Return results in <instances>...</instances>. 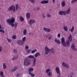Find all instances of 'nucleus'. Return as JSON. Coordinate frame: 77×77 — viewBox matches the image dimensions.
Instances as JSON below:
<instances>
[{
  "instance_id": "obj_7",
  "label": "nucleus",
  "mask_w": 77,
  "mask_h": 77,
  "mask_svg": "<svg viewBox=\"0 0 77 77\" xmlns=\"http://www.w3.org/2000/svg\"><path fill=\"white\" fill-rule=\"evenodd\" d=\"M62 65L63 66H64V67H66V68L68 69L69 68V66L68 65L66 64L65 62L62 63Z\"/></svg>"
},
{
  "instance_id": "obj_11",
  "label": "nucleus",
  "mask_w": 77,
  "mask_h": 77,
  "mask_svg": "<svg viewBox=\"0 0 77 77\" xmlns=\"http://www.w3.org/2000/svg\"><path fill=\"white\" fill-rule=\"evenodd\" d=\"M71 11V8L69 7L68 9H67L66 11V14H69L70 12Z\"/></svg>"
},
{
  "instance_id": "obj_20",
  "label": "nucleus",
  "mask_w": 77,
  "mask_h": 77,
  "mask_svg": "<svg viewBox=\"0 0 77 77\" xmlns=\"http://www.w3.org/2000/svg\"><path fill=\"white\" fill-rule=\"evenodd\" d=\"M48 75L49 77H51L52 75V72H51L50 71L48 73Z\"/></svg>"
},
{
  "instance_id": "obj_13",
  "label": "nucleus",
  "mask_w": 77,
  "mask_h": 77,
  "mask_svg": "<svg viewBox=\"0 0 77 77\" xmlns=\"http://www.w3.org/2000/svg\"><path fill=\"white\" fill-rule=\"evenodd\" d=\"M26 16L27 19H29V18L30 17V13H27L26 14Z\"/></svg>"
},
{
  "instance_id": "obj_40",
  "label": "nucleus",
  "mask_w": 77,
  "mask_h": 77,
  "mask_svg": "<svg viewBox=\"0 0 77 77\" xmlns=\"http://www.w3.org/2000/svg\"><path fill=\"white\" fill-rule=\"evenodd\" d=\"M14 26L15 28H16L17 27V23H15V24H14Z\"/></svg>"
},
{
  "instance_id": "obj_23",
  "label": "nucleus",
  "mask_w": 77,
  "mask_h": 77,
  "mask_svg": "<svg viewBox=\"0 0 77 77\" xmlns=\"http://www.w3.org/2000/svg\"><path fill=\"white\" fill-rule=\"evenodd\" d=\"M29 74L31 75V77H35V75L34 74L30 72H29Z\"/></svg>"
},
{
  "instance_id": "obj_61",
  "label": "nucleus",
  "mask_w": 77,
  "mask_h": 77,
  "mask_svg": "<svg viewBox=\"0 0 77 77\" xmlns=\"http://www.w3.org/2000/svg\"><path fill=\"white\" fill-rule=\"evenodd\" d=\"M31 33H29V35H30Z\"/></svg>"
},
{
  "instance_id": "obj_27",
  "label": "nucleus",
  "mask_w": 77,
  "mask_h": 77,
  "mask_svg": "<svg viewBox=\"0 0 77 77\" xmlns=\"http://www.w3.org/2000/svg\"><path fill=\"white\" fill-rule=\"evenodd\" d=\"M26 37H24L22 39V42H23L24 43V42L26 41Z\"/></svg>"
},
{
  "instance_id": "obj_17",
  "label": "nucleus",
  "mask_w": 77,
  "mask_h": 77,
  "mask_svg": "<svg viewBox=\"0 0 77 77\" xmlns=\"http://www.w3.org/2000/svg\"><path fill=\"white\" fill-rule=\"evenodd\" d=\"M17 69V67H14L13 68L12 70H11V71H13V72H14V71H15Z\"/></svg>"
},
{
  "instance_id": "obj_1",
  "label": "nucleus",
  "mask_w": 77,
  "mask_h": 77,
  "mask_svg": "<svg viewBox=\"0 0 77 77\" xmlns=\"http://www.w3.org/2000/svg\"><path fill=\"white\" fill-rule=\"evenodd\" d=\"M72 35H69V37L68 40L66 41V43L65 42V38L64 37H62L61 38V43L63 47H67V45L68 47H69L70 45V43L71 41H72Z\"/></svg>"
},
{
  "instance_id": "obj_18",
  "label": "nucleus",
  "mask_w": 77,
  "mask_h": 77,
  "mask_svg": "<svg viewBox=\"0 0 77 77\" xmlns=\"http://www.w3.org/2000/svg\"><path fill=\"white\" fill-rule=\"evenodd\" d=\"M66 5V4L65 3V2L64 1H62V6H63V7H64V6H65Z\"/></svg>"
},
{
  "instance_id": "obj_55",
  "label": "nucleus",
  "mask_w": 77,
  "mask_h": 77,
  "mask_svg": "<svg viewBox=\"0 0 77 77\" xmlns=\"http://www.w3.org/2000/svg\"><path fill=\"white\" fill-rule=\"evenodd\" d=\"M2 29V25L0 24V29Z\"/></svg>"
},
{
  "instance_id": "obj_64",
  "label": "nucleus",
  "mask_w": 77,
  "mask_h": 77,
  "mask_svg": "<svg viewBox=\"0 0 77 77\" xmlns=\"http://www.w3.org/2000/svg\"><path fill=\"white\" fill-rule=\"evenodd\" d=\"M42 15H44V14H42Z\"/></svg>"
},
{
  "instance_id": "obj_2",
  "label": "nucleus",
  "mask_w": 77,
  "mask_h": 77,
  "mask_svg": "<svg viewBox=\"0 0 77 77\" xmlns=\"http://www.w3.org/2000/svg\"><path fill=\"white\" fill-rule=\"evenodd\" d=\"M15 19L12 18L11 19H8L7 20V22L9 23V25H10L11 27H14V24L13 23H15Z\"/></svg>"
},
{
  "instance_id": "obj_34",
  "label": "nucleus",
  "mask_w": 77,
  "mask_h": 77,
  "mask_svg": "<svg viewBox=\"0 0 77 77\" xmlns=\"http://www.w3.org/2000/svg\"><path fill=\"white\" fill-rule=\"evenodd\" d=\"M36 51H37V50L36 49L34 50H32V51L31 53H35V52H36Z\"/></svg>"
},
{
  "instance_id": "obj_5",
  "label": "nucleus",
  "mask_w": 77,
  "mask_h": 77,
  "mask_svg": "<svg viewBox=\"0 0 77 77\" xmlns=\"http://www.w3.org/2000/svg\"><path fill=\"white\" fill-rule=\"evenodd\" d=\"M59 15H66V11H60L58 13Z\"/></svg>"
},
{
  "instance_id": "obj_24",
  "label": "nucleus",
  "mask_w": 77,
  "mask_h": 77,
  "mask_svg": "<svg viewBox=\"0 0 77 77\" xmlns=\"http://www.w3.org/2000/svg\"><path fill=\"white\" fill-rule=\"evenodd\" d=\"M20 21H24V19L23 18L22 16H20Z\"/></svg>"
},
{
  "instance_id": "obj_57",
  "label": "nucleus",
  "mask_w": 77,
  "mask_h": 77,
  "mask_svg": "<svg viewBox=\"0 0 77 77\" xmlns=\"http://www.w3.org/2000/svg\"><path fill=\"white\" fill-rule=\"evenodd\" d=\"M32 58L33 59V60H36V58L34 57H33V58Z\"/></svg>"
},
{
  "instance_id": "obj_44",
  "label": "nucleus",
  "mask_w": 77,
  "mask_h": 77,
  "mask_svg": "<svg viewBox=\"0 0 77 77\" xmlns=\"http://www.w3.org/2000/svg\"><path fill=\"white\" fill-rule=\"evenodd\" d=\"M29 46H25V49H26V50H28V49H29Z\"/></svg>"
},
{
  "instance_id": "obj_58",
  "label": "nucleus",
  "mask_w": 77,
  "mask_h": 77,
  "mask_svg": "<svg viewBox=\"0 0 77 77\" xmlns=\"http://www.w3.org/2000/svg\"><path fill=\"white\" fill-rule=\"evenodd\" d=\"M74 1V2H77V0H73Z\"/></svg>"
},
{
  "instance_id": "obj_12",
  "label": "nucleus",
  "mask_w": 77,
  "mask_h": 77,
  "mask_svg": "<svg viewBox=\"0 0 77 77\" xmlns=\"http://www.w3.org/2000/svg\"><path fill=\"white\" fill-rule=\"evenodd\" d=\"M54 41L55 42L57 43V44H60V41L57 39H55L54 40Z\"/></svg>"
},
{
  "instance_id": "obj_38",
  "label": "nucleus",
  "mask_w": 77,
  "mask_h": 77,
  "mask_svg": "<svg viewBox=\"0 0 77 77\" xmlns=\"http://www.w3.org/2000/svg\"><path fill=\"white\" fill-rule=\"evenodd\" d=\"M17 37L15 35H14L12 36V38L13 39H15Z\"/></svg>"
},
{
  "instance_id": "obj_29",
  "label": "nucleus",
  "mask_w": 77,
  "mask_h": 77,
  "mask_svg": "<svg viewBox=\"0 0 77 77\" xmlns=\"http://www.w3.org/2000/svg\"><path fill=\"white\" fill-rule=\"evenodd\" d=\"M18 8L19 7H18V4H17L16 5V11H17L18 9Z\"/></svg>"
},
{
  "instance_id": "obj_60",
  "label": "nucleus",
  "mask_w": 77,
  "mask_h": 77,
  "mask_svg": "<svg viewBox=\"0 0 77 77\" xmlns=\"http://www.w3.org/2000/svg\"><path fill=\"white\" fill-rule=\"evenodd\" d=\"M35 10H36V9H35V8H34V11H35Z\"/></svg>"
},
{
  "instance_id": "obj_52",
  "label": "nucleus",
  "mask_w": 77,
  "mask_h": 77,
  "mask_svg": "<svg viewBox=\"0 0 77 77\" xmlns=\"http://www.w3.org/2000/svg\"><path fill=\"white\" fill-rule=\"evenodd\" d=\"M75 2L74 1V0H72V2H71V3H75Z\"/></svg>"
},
{
  "instance_id": "obj_37",
  "label": "nucleus",
  "mask_w": 77,
  "mask_h": 77,
  "mask_svg": "<svg viewBox=\"0 0 77 77\" xmlns=\"http://www.w3.org/2000/svg\"><path fill=\"white\" fill-rule=\"evenodd\" d=\"M41 4H45V0H42L41 2Z\"/></svg>"
},
{
  "instance_id": "obj_3",
  "label": "nucleus",
  "mask_w": 77,
  "mask_h": 77,
  "mask_svg": "<svg viewBox=\"0 0 77 77\" xmlns=\"http://www.w3.org/2000/svg\"><path fill=\"white\" fill-rule=\"evenodd\" d=\"M24 66H29L30 65V60L29 59H26L25 60L23 63Z\"/></svg>"
},
{
  "instance_id": "obj_46",
  "label": "nucleus",
  "mask_w": 77,
  "mask_h": 77,
  "mask_svg": "<svg viewBox=\"0 0 77 77\" xmlns=\"http://www.w3.org/2000/svg\"><path fill=\"white\" fill-rule=\"evenodd\" d=\"M57 37L58 38H60V33H58L57 35Z\"/></svg>"
},
{
  "instance_id": "obj_56",
  "label": "nucleus",
  "mask_w": 77,
  "mask_h": 77,
  "mask_svg": "<svg viewBox=\"0 0 77 77\" xmlns=\"http://www.w3.org/2000/svg\"><path fill=\"white\" fill-rule=\"evenodd\" d=\"M53 3H55V0H52Z\"/></svg>"
},
{
  "instance_id": "obj_41",
  "label": "nucleus",
  "mask_w": 77,
  "mask_h": 77,
  "mask_svg": "<svg viewBox=\"0 0 77 77\" xmlns=\"http://www.w3.org/2000/svg\"><path fill=\"white\" fill-rule=\"evenodd\" d=\"M0 32H2V33H5V31L0 29Z\"/></svg>"
},
{
  "instance_id": "obj_19",
  "label": "nucleus",
  "mask_w": 77,
  "mask_h": 77,
  "mask_svg": "<svg viewBox=\"0 0 77 77\" xmlns=\"http://www.w3.org/2000/svg\"><path fill=\"white\" fill-rule=\"evenodd\" d=\"M7 68V66L6 65L5 63H4L3 65V69H5Z\"/></svg>"
},
{
  "instance_id": "obj_50",
  "label": "nucleus",
  "mask_w": 77,
  "mask_h": 77,
  "mask_svg": "<svg viewBox=\"0 0 77 77\" xmlns=\"http://www.w3.org/2000/svg\"><path fill=\"white\" fill-rule=\"evenodd\" d=\"M20 75V73H17L16 75V76H17V77H19Z\"/></svg>"
},
{
  "instance_id": "obj_26",
  "label": "nucleus",
  "mask_w": 77,
  "mask_h": 77,
  "mask_svg": "<svg viewBox=\"0 0 77 77\" xmlns=\"http://www.w3.org/2000/svg\"><path fill=\"white\" fill-rule=\"evenodd\" d=\"M29 72H32L33 71V68H30L29 69Z\"/></svg>"
},
{
  "instance_id": "obj_15",
  "label": "nucleus",
  "mask_w": 77,
  "mask_h": 77,
  "mask_svg": "<svg viewBox=\"0 0 77 77\" xmlns=\"http://www.w3.org/2000/svg\"><path fill=\"white\" fill-rule=\"evenodd\" d=\"M35 23V21L33 20H30L29 22V24H32Z\"/></svg>"
},
{
  "instance_id": "obj_32",
  "label": "nucleus",
  "mask_w": 77,
  "mask_h": 77,
  "mask_svg": "<svg viewBox=\"0 0 77 77\" xmlns=\"http://www.w3.org/2000/svg\"><path fill=\"white\" fill-rule=\"evenodd\" d=\"M27 34V31L26 30H24L23 32V34L24 35H26Z\"/></svg>"
},
{
  "instance_id": "obj_54",
  "label": "nucleus",
  "mask_w": 77,
  "mask_h": 77,
  "mask_svg": "<svg viewBox=\"0 0 77 77\" xmlns=\"http://www.w3.org/2000/svg\"><path fill=\"white\" fill-rule=\"evenodd\" d=\"M40 9V8H39V7H38L37 8V11H39V9Z\"/></svg>"
},
{
  "instance_id": "obj_25",
  "label": "nucleus",
  "mask_w": 77,
  "mask_h": 77,
  "mask_svg": "<svg viewBox=\"0 0 77 77\" xmlns=\"http://www.w3.org/2000/svg\"><path fill=\"white\" fill-rule=\"evenodd\" d=\"M64 29L66 32H68V28L66 26H64Z\"/></svg>"
},
{
  "instance_id": "obj_33",
  "label": "nucleus",
  "mask_w": 77,
  "mask_h": 77,
  "mask_svg": "<svg viewBox=\"0 0 77 77\" xmlns=\"http://www.w3.org/2000/svg\"><path fill=\"white\" fill-rule=\"evenodd\" d=\"M29 1L31 2H32V3H35V0H29Z\"/></svg>"
},
{
  "instance_id": "obj_39",
  "label": "nucleus",
  "mask_w": 77,
  "mask_h": 77,
  "mask_svg": "<svg viewBox=\"0 0 77 77\" xmlns=\"http://www.w3.org/2000/svg\"><path fill=\"white\" fill-rule=\"evenodd\" d=\"M32 51V49H28L27 50V53H30V51Z\"/></svg>"
},
{
  "instance_id": "obj_49",
  "label": "nucleus",
  "mask_w": 77,
  "mask_h": 77,
  "mask_svg": "<svg viewBox=\"0 0 77 77\" xmlns=\"http://www.w3.org/2000/svg\"><path fill=\"white\" fill-rule=\"evenodd\" d=\"M13 12H15V6H14V8H13Z\"/></svg>"
},
{
  "instance_id": "obj_59",
  "label": "nucleus",
  "mask_w": 77,
  "mask_h": 77,
  "mask_svg": "<svg viewBox=\"0 0 77 77\" xmlns=\"http://www.w3.org/2000/svg\"><path fill=\"white\" fill-rule=\"evenodd\" d=\"M43 18H45V16H43Z\"/></svg>"
},
{
  "instance_id": "obj_62",
  "label": "nucleus",
  "mask_w": 77,
  "mask_h": 77,
  "mask_svg": "<svg viewBox=\"0 0 77 77\" xmlns=\"http://www.w3.org/2000/svg\"><path fill=\"white\" fill-rule=\"evenodd\" d=\"M14 2H15V0H14Z\"/></svg>"
},
{
  "instance_id": "obj_6",
  "label": "nucleus",
  "mask_w": 77,
  "mask_h": 77,
  "mask_svg": "<svg viewBox=\"0 0 77 77\" xmlns=\"http://www.w3.org/2000/svg\"><path fill=\"white\" fill-rule=\"evenodd\" d=\"M71 47L72 49V50H73V51H76V50H77V49L75 48V46L74 44H72Z\"/></svg>"
},
{
  "instance_id": "obj_47",
  "label": "nucleus",
  "mask_w": 77,
  "mask_h": 77,
  "mask_svg": "<svg viewBox=\"0 0 77 77\" xmlns=\"http://www.w3.org/2000/svg\"><path fill=\"white\" fill-rule=\"evenodd\" d=\"M36 53H37V55H38V56H41V54H40V53L37 52Z\"/></svg>"
},
{
  "instance_id": "obj_31",
  "label": "nucleus",
  "mask_w": 77,
  "mask_h": 77,
  "mask_svg": "<svg viewBox=\"0 0 77 77\" xmlns=\"http://www.w3.org/2000/svg\"><path fill=\"white\" fill-rule=\"evenodd\" d=\"M51 71V70H50V69H48L46 71V73H47L48 72H49V71Z\"/></svg>"
},
{
  "instance_id": "obj_63",
  "label": "nucleus",
  "mask_w": 77,
  "mask_h": 77,
  "mask_svg": "<svg viewBox=\"0 0 77 77\" xmlns=\"http://www.w3.org/2000/svg\"><path fill=\"white\" fill-rule=\"evenodd\" d=\"M30 26H32V25H30Z\"/></svg>"
},
{
  "instance_id": "obj_16",
  "label": "nucleus",
  "mask_w": 77,
  "mask_h": 77,
  "mask_svg": "<svg viewBox=\"0 0 77 77\" xmlns=\"http://www.w3.org/2000/svg\"><path fill=\"white\" fill-rule=\"evenodd\" d=\"M51 52L52 53H54V50L53 48H51V49H50V51H49V53Z\"/></svg>"
},
{
  "instance_id": "obj_51",
  "label": "nucleus",
  "mask_w": 77,
  "mask_h": 77,
  "mask_svg": "<svg viewBox=\"0 0 77 77\" xmlns=\"http://www.w3.org/2000/svg\"><path fill=\"white\" fill-rule=\"evenodd\" d=\"M2 46H0V52H1L2 51Z\"/></svg>"
},
{
  "instance_id": "obj_14",
  "label": "nucleus",
  "mask_w": 77,
  "mask_h": 77,
  "mask_svg": "<svg viewBox=\"0 0 77 77\" xmlns=\"http://www.w3.org/2000/svg\"><path fill=\"white\" fill-rule=\"evenodd\" d=\"M44 30L46 32H50V31H51V29H50L47 28H44Z\"/></svg>"
},
{
  "instance_id": "obj_28",
  "label": "nucleus",
  "mask_w": 77,
  "mask_h": 77,
  "mask_svg": "<svg viewBox=\"0 0 77 77\" xmlns=\"http://www.w3.org/2000/svg\"><path fill=\"white\" fill-rule=\"evenodd\" d=\"M35 64H36V60H34L33 62L32 66H35Z\"/></svg>"
},
{
  "instance_id": "obj_22",
  "label": "nucleus",
  "mask_w": 77,
  "mask_h": 77,
  "mask_svg": "<svg viewBox=\"0 0 77 77\" xmlns=\"http://www.w3.org/2000/svg\"><path fill=\"white\" fill-rule=\"evenodd\" d=\"M18 56L15 55V57H14V58H12V60H15L16 59H17V58H18Z\"/></svg>"
},
{
  "instance_id": "obj_36",
  "label": "nucleus",
  "mask_w": 77,
  "mask_h": 77,
  "mask_svg": "<svg viewBox=\"0 0 77 77\" xmlns=\"http://www.w3.org/2000/svg\"><path fill=\"white\" fill-rule=\"evenodd\" d=\"M33 55H29V56H28V57H29V58H33Z\"/></svg>"
},
{
  "instance_id": "obj_8",
  "label": "nucleus",
  "mask_w": 77,
  "mask_h": 77,
  "mask_svg": "<svg viewBox=\"0 0 77 77\" xmlns=\"http://www.w3.org/2000/svg\"><path fill=\"white\" fill-rule=\"evenodd\" d=\"M17 43L19 45H23L24 44V42H23V41L20 40H18Z\"/></svg>"
},
{
  "instance_id": "obj_30",
  "label": "nucleus",
  "mask_w": 77,
  "mask_h": 77,
  "mask_svg": "<svg viewBox=\"0 0 77 77\" xmlns=\"http://www.w3.org/2000/svg\"><path fill=\"white\" fill-rule=\"evenodd\" d=\"M0 74L1 75V76H2V77H5V76H3V74H4V73H3V72H0Z\"/></svg>"
},
{
  "instance_id": "obj_45",
  "label": "nucleus",
  "mask_w": 77,
  "mask_h": 77,
  "mask_svg": "<svg viewBox=\"0 0 77 77\" xmlns=\"http://www.w3.org/2000/svg\"><path fill=\"white\" fill-rule=\"evenodd\" d=\"M13 51L14 52V53H17V51L15 49H14Z\"/></svg>"
},
{
  "instance_id": "obj_43",
  "label": "nucleus",
  "mask_w": 77,
  "mask_h": 77,
  "mask_svg": "<svg viewBox=\"0 0 77 77\" xmlns=\"http://www.w3.org/2000/svg\"><path fill=\"white\" fill-rule=\"evenodd\" d=\"M7 40L8 41V42H11V40H10V39H9L8 38H7Z\"/></svg>"
},
{
  "instance_id": "obj_35",
  "label": "nucleus",
  "mask_w": 77,
  "mask_h": 77,
  "mask_svg": "<svg viewBox=\"0 0 77 77\" xmlns=\"http://www.w3.org/2000/svg\"><path fill=\"white\" fill-rule=\"evenodd\" d=\"M74 26H73L70 30L71 32H73V31H74Z\"/></svg>"
},
{
  "instance_id": "obj_9",
  "label": "nucleus",
  "mask_w": 77,
  "mask_h": 77,
  "mask_svg": "<svg viewBox=\"0 0 77 77\" xmlns=\"http://www.w3.org/2000/svg\"><path fill=\"white\" fill-rule=\"evenodd\" d=\"M46 38H48V39H51L52 38V36L50 34H48L46 36Z\"/></svg>"
},
{
  "instance_id": "obj_10",
  "label": "nucleus",
  "mask_w": 77,
  "mask_h": 77,
  "mask_svg": "<svg viewBox=\"0 0 77 77\" xmlns=\"http://www.w3.org/2000/svg\"><path fill=\"white\" fill-rule=\"evenodd\" d=\"M55 70L57 74H60V71L59 70V67H57L55 69Z\"/></svg>"
},
{
  "instance_id": "obj_48",
  "label": "nucleus",
  "mask_w": 77,
  "mask_h": 77,
  "mask_svg": "<svg viewBox=\"0 0 77 77\" xmlns=\"http://www.w3.org/2000/svg\"><path fill=\"white\" fill-rule=\"evenodd\" d=\"M38 54H37V53H36L35 54V57H38Z\"/></svg>"
},
{
  "instance_id": "obj_53",
  "label": "nucleus",
  "mask_w": 77,
  "mask_h": 77,
  "mask_svg": "<svg viewBox=\"0 0 77 77\" xmlns=\"http://www.w3.org/2000/svg\"><path fill=\"white\" fill-rule=\"evenodd\" d=\"M47 17H51V15H50V14H48L47 15Z\"/></svg>"
},
{
  "instance_id": "obj_4",
  "label": "nucleus",
  "mask_w": 77,
  "mask_h": 77,
  "mask_svg": "<svg viewBox=\"0 0 77 77\" xmlns=\"http://www.w3.org/2000/svg\"><path fill=\"white\" fill-rule=\"evenodd\" d=\"M45 53L47 55V54H48V52L50 53V49L48 48L47 46L45 47Z\"/></svg>"
},
{
  "instance_id": "obj_42",
  "label": "nucleus",
  "mask_w": 77,
  "mask_h": 77,
  "mask_svg": "<svg viewBox=\"0 0 77 77\" xmlns=\"http://www.w3.org/2000/svg\"><path fill=\"white\" fill-rule=\"evenodd\" d=\"M48 3V1L47 0V1H45V4H47V3Z\"/></svg>"
},
{
  "instance_id": "obj_21",
  "label": "nucleus",
  "mask_w": 77,
  "mask_h": 77,
  "mask_svg": "<svg viewBox=\"0 0 77 77\" xmlns=\"http://www.w3.org/2000/svg\"><path fill=\"white\" fill-rule=\"evenodd\" d=\"M14 6L13 5L9 7V10H10V11H12V10H13V9H14Z\"/></svg>"
}]
</instances>
